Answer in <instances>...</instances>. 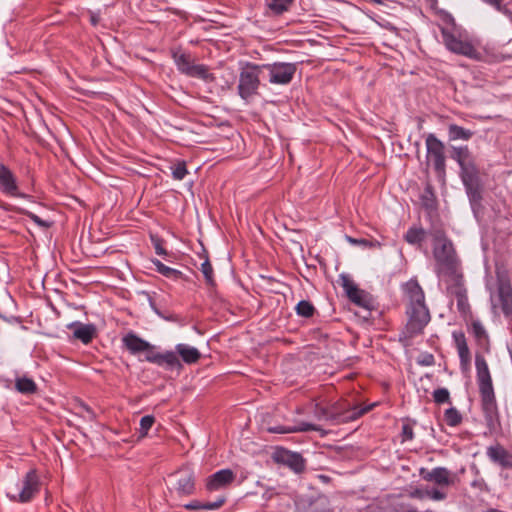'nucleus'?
<instances>
[{"instance_id": "obj_1", "label": "nucleus", "mask_w": 512, "mask_h": 512, "mask_svg": "<svg viewBox=\"0 0 512 512\" xmlns=\"http://www.w3.org/2000/svg\"><path fill=\"white\" fill-rule=\"evenodd\" d=\"M404 297L406 299L407 323L404 334L413 338L422 334L424 328L431 320L429 309L425 303V294L418 281L410 279L403 285Z\"/></svg>"}, {"instance_id": "obj_2", "label": "nucleus", "mask_w": 512, "mask_h": 512, "mask_svg": "<svg viewBox=\"0 0 512 512\" xmlns=\"http://www.w3.org/2000/svg\"><path fill=\"white\" fill-rule=\"evenodd\" d=\"M434 242L433 255L436 261V272L444 281L455 280L462 276L460 264L452 242L446 237L441 227H434L430 231Z\"/></svg>"}, {"instance_id": "obj_3", "label": "nucleus", "mask_w": 512, "mask_h": 512, "mask_svg": "<svg viewBox=\"0 0 512 512\" xmlns=\"http://www.w3.org/2000/svg\"><path fill=\"white\" fill-rule=\"evenodd\" d=\"M476 376L480 394L481 410L487 427L492 431L499 425V411L492 383V377L484 356L475 357Z\"/></svg>"}, {"instance_id": "obj_4", "label": "nucleus", "mask_w": 512, "mask_h": 512, "mask_svg": "<svg viewBox=\"0 0 512 512\" xmlns=\"http://www.w3.org/2000/svg\"><path fill=\"white\" fill-rule=\"evenodd\" d=\"M453 158L458 162L461 168V179L466 188L469 199L473 203H478L482 199V183L479 170L469 152L467 146L455 147Z\"/></svg>"}, {"instance_id": "obj_5", "label": "nucleus", "mask_w": 512, "mask_h": 512, "mask_svg": "<svg viewBox=\"0 0 512 512\" xmlns=\"http://www.w3.org/2000/svg\"><path fill=\"white\" fill-rule=\"evenodd\" d=\"M261 76H264L261 65L246 62L241 68L237 90L243 100L247 101L258 93Z\"/></svg>"}, {"instance_id": "obj_6", "label": "nucleus", "mask_w": 512, "mask_h": 512, "mask_svg": "<svg viewBox=\"0 0 512 512\" xmlns=\"http://www.w3.org/2000/svg\"><path fill=\"white\" fill-rule=\"evenodd\" d=\"M172 58L177 69L188 77L199 78L207 83L214 82L216 77L209 72V68L203 64H196L194 58L181 50L172 52Z\"/></svg>"}, {"instance_id": "obj_7", "label": "nucleus", "mask_w": 512, "mask_h": 512, "mask_svg": "<svg viewBox=\"0 0 512 512\" xmlns=\"http://www.w3.org/2000/svg\"><path fill=\"white\" fill-rule=\"evenodd\" d=\"M443 43L452 53L462 55L471 59H479L481 54L474 44L463 38L460 33L447 27L441 28Z\"/></svg>"}, {"instance_id": "obj_8", "label": "nucleus", "mask_w": 512, "mask_h": 512, "mask_svg": "<svg viewBox=\"0 0 512 512\" xmlns=\"http://www.w3.org/2000/svg\"><path fill=\"white\" fill-rule=\"evenodd\" d=\"M261 68L264 74L267 73L269 82L277 85L289 84L297 71L295 63L286 62L263 64Z\"/></svg>"}, {"instance_id": "obj_9", "label": "nucleus", "mask_w": 512, "mask_h": 512, "mask_svg": "<svg viewBox=\"0 0 512 512\" xmlns=\"http://www.w3.org/2000/svg\"><path fill=\"white\" fill-rule=\"evenodd\" d=\"M344 410L345 408L339 403H335L327 407H324L321 404H316L314 413L319 419L346 421L354 420L366 411L365 409L359 410L357 408L346 412H344Z\"/></svg>"}, {"instance_id": "obj_10", "label": "nucleus", "mask_w": 512, "mask_h": 512, "mask_svg": "<svg viewBox=\"0 0 512 512\" xmlns=\"http://www.w3.org/2000/svg\"><path fill=\"white\" fill-rule=\"evenodd\" d=\"M427 157L433 163L437 176L444 180L446 175V158L444 154V145L433 134H429L426 139Z\"/></svg>"}, {"instance_id": "obj_11", "label": "nucleus", "mask_w": 512, "mask_h": 512, "mask_svg": "<svg viewBox=\"0 0 512 512\" xmlns=\"http://www.w3.org/2000/svg\"><path fill=\"white\" fill-rule=\"evenodd\" d=\"M340 281L346 296L351 302L367 310L372 308L373 302L371 295L360 289L348 275H340Z\"/></svg>"}, {"instance_id": "obj_12", "label": "nucleus", "mask_w": 512, "mask_h": 512, "mask_svg": "<svg viewBox=\"0 0 512 512\" xmlns=\"http://www.w3.org/2000/svg\"><path fill=\"white\" fill-rule=\"evenodd\" d=\"M39 491V479L35 470H30L24 477L22 488L16 489L14 493H9L13 500L19 502H28Z\"/></svg>"}, {"instance_id": "obj_13", "label": "nucleus", "mask_w": 512, "mask_h": 512, "mask_svg": "<svg viewBox=\"0 0 512 512\" xmlns=\"http://www.w3.org/2000/svg\"><path fill=\"white\" fill-rule=\"evenodd\" d=\"M420 476L428 482H433L441 487L451 486L455 482V475L445 467H436L432 470L420 469Z\"/></svg>"}, {"instance_id": "obj_14", "label": "nucleus", "mask_w": 512, "mask_h": 512, "mask_svg": "<svg viewBox=\"0 0 512 512\" xmlns=\"http://www.w3.org/2000/svg\"><path fill=\"white\" fill-rule=\"evenodd\" d=\"M236 479L231 469H222L207 477L205 487L208 491H218L229 487Z\"/></svg>"}, {"instance_id": "obj_15", "label": "nucleus", "mask_w": 512, "mask_h": 512, "mask_svg": "<svg viewBox=\"0 0 512 512\" xmlns=\"http://www.w3.org/2000/svg\"><path fill=\"white\" fill-rule=\"evenodd\" d=\"M174 489L180 496H189L195 491V477L190 469H181L174 475Z\"/></svg>"}, {"instance_id": "obj_16", "label": "nucleus", "mask_w": 512, "mask_h": 512, "mask_svg": "<svg viewBox=\"0 0 512 512\" xmlns=\"http://www.w3.org/2000/svg\"><path fill=\"white\" fill-rule=\"evenodd\" d=\"M448 292L457 299V307L460 312H466L468 309V299L466 289L463 285V276L445 282Z\"/></svg>"}, {"instance_id": "obj_17", "label": "nucleus", "mask_w": 512, "mask_h": 512, "mask_svg": "<svg viewBox=\"0 0 512 512\" xmlns=\"http://www.w3.org/2000/svg\"><path fill=\"white\" fill-rule=\"evenodd\" d=\"M0 190L4 194L10 196H22V194L18 192V186L14 174L4 164H0Z\"/></svg>"}, {"instance_id": "obj_18", "label": "nucleus", "mask_w": 512, "mask_h": 512, "mask_svg": "<svg viewBox=\"0 0 512 512\" xmlns=\"http://www.w3.org/2000/svg\"><path fill=\"white\" fill-rule=\"evenodd\" d=\"M453 338L458 351L460 365L462 370L466 371L470 368L471 354L463 332H454Z\"/></svg>"}, {"instance_id": "obj_19", "label": "nucleus", "mask_w": 512, "mask_h": 512, "mask_svg": "<svg viewBox=\"0 0 512 512\" xmlns=\"http://www.w3.org/2000/svg\"><path fill=\"white\" fill-rule=\"evenodd\" d=\"M487 456L502 467L512 469V454L500 444L488 447Z\"/></svg>"}, {"instance_id": "obj_20", "label": "nucleus", "mask_w": 512, "mask_h": 512, "mask_svg": "<svg viewBox=\"0 0 512 512\" xmlns=\"http://www.w3.org/2000/svg\"><path fill=\"white\" fill-rule=\"evenodd\" d=\"M498 300L503 313L507 316L512 314V287L504 280H500L497 289Z\"/></svg>"}, {"instance_id": "obj_21", "label": "nucleus", "mask_w": 512, "mask_h": 512, "mask_svg": "<svg viewBox=\"0 0 512 512\" xmlns=\"http://www.w3.org/2000/svg\"><path fill=\"white\" fill-rule=\"evenodd\" d=\"M67 327L69 329H73L74 338L80 340L84 344H89L96 335L95 326L92 324L73 322Z\"/></svg>"}, {"instance_id": "obj_22", "label": "nucleus", "mask_w": 512, "mask_h": 512, "mask_svg": "<svg viewBox=\"0 0 512 512\" xmlns=\"http://www.w3.org/2000/svg\"><path fill=\"white\" fill-rule=\"evenodd\" d=\"M122 341L127 350H129L132 354L148 351L152 348L150 343L138 337L134 333H128L123 337Z\"/></svg>"}, {"instance_id": "obj_23", "label": "nucleus", "mask_w": 512, "mask_h": 512, "mask_svg": "<svg viewBox=\"0 0 512 512\" xmlns=\"http://www.w3.org/2000/svg\"><path fill=\"white\" fill-rule=\"evenodd\" d=\"M150 362L156 363L158 365H166L169 369H182V364L178 358L177 353L173 351H167L162 354H156L152 357L147 358Z\"/></svg>"}, {"instance_id": "obj_24", "label": "nucleus", "mask_w": 512, "mask_h": 512, "mask_svg": "<svg viewBox=\"0 0 512 512\" xmlns=\"http://www.w3.org/2000/svg\"><path fill=\"white\" fill-rule=\"evenodd\" d=\"M318 426L307 423L300 422L294 426L288 425H277L268 428V432L270 433H278V434H288V433H297V432H307V431H318Z\"/></svg>"}, {"instance_id": "obj_25", "label": "nucleus", "mask_w": 512, "mask_h": 512, "mask_svg": "<svg viewBox=\"0 0 512 512\" xmlns=\"http://www.w3.org/2000/svg\"><path fill=\"white\" fill-rule=\"evenodd\" d=\"M278 461L286 464L295 472H302L305 468V463L301 455L289 451H283L279 454Z\"/></svg>"}, {"instance_id": "obj_26", "label": "nucleus", "mask_w": 512, "mask_h": 512, "mask_svg": "<svg viewBox=\"0 0 512 512\" xmlns=\"http://www.w3.org/2000/svg\"><path fill=\"white\" fill-rule=\"evenodd\" d=\"M176 353L181 357L184 363L194 364L201 358V353L195 347H191L187 344H178L175 347Z\"/></svg>"}, {"instance_id": "obj_27", "label": "nucleus", "mask_w": 512, "mask_h": 512, "mask_svg": "<svg viewBox=\"0 0 512 512\" xmlns=\"http://www.w3.org/2000/svg\"><path fill=\"white\" fill-rule=\"evenodd\" d=\"M427 232L418 226L410 227L406 234L404 235V239L407 243L411 245H417L418 247L422 246L423 241L425 240Z\"/></svg>"}, {"instance_id": "obj_28", "label": "nucleus", "mask_w": 512, "mask_h": 512, "mask_svg": "<svg viewBox=\"0 0 512 512\" xmlns=\"http://www.w3.org/2000/svg\"><path fill=\"white\" fill-rule=\"evenodd\" d=\"M226 499L224 497L218 498L215 502H200L198 500H193L189 504H186L184 507L188 510H216L220 508Z\"/></svg>"}, {"instance_id": "obj_29", "label": "nucleus", "mask_w": 512, "mask_h": 512, "mask_svg": "<svg viewBox=\"0 0 512 512\" xmlns=\"http://www.w3.org/2000/svg\"><path fill=\"white\" fill-rule=\"evenodd\" d=\"M15 388L21 394H34L37 392L36 383L28 377H19L15 380Z\"/></svg>"}, {"instance_id": "obj_30", "label": "nucleus", "mask_w": 512, "mask_h": 512, "mask_svg": "<svg viewBox=\"0 0 512 512\" xmlns=\"http://www.w3.org/2000/svg\"><path fill=\"white\" fill-rule=\"evenodd\" d=\"M152 262L155 265L156 270L160 274H162V275H164V276H166L168 278L177 280V279L182 278V276H183L181 271H178L176 269L170 268V267L164 265L161 261H159L157 259L153 260Z\"/></svg>"}, {"instance_id": "obj_31", "label": "nucleus", "mask_w": 512, "mask_h": 512, "mask_svg": "<svg viewBox=\"0 0 512 512\" xmlns=\"http://www.w3.org/2000/svg\"><path fill=\"white\" fill-rule=\"evenodd\" d=\"M444 420L448 426L456 427L462 423L463 416L455 407H451L445 410Z\"/></svg>"}, {"instance_id": "obj_32", "label": "nucleus", "mask_w": 512, "mask_h": 512, "mask_svg": "<svg viewBox=\"0 0 512 512\" xmlns=\"http://www.w3.org/2000/svg\"><path fill=\"white\" fill-rule=\"evenodd\" d=\"M292 3L293 0H267L269 9L276 15H280L287 11Z\"/></svg>"}, {"instance_id": "obj_33", "label": "nucleus", "mask_w": 512, "mask_h": 512, "mask_svg": "<svg viewBox=\"0 0 512 512\" xmlns=\"http://www.w3.org/2000/svg\"><path fill=\"white\" fill-rule=\"evenodd\" d=\"M204 262L201 264V272L204 275L206 284L208 286L213 287L215 285V279H214V273H213V267L208 259V256L205 254L203 256Z\"/></svg>"}, {"instance_id": "obj_34", "label": "nucleus", "mask_w": 512, "mask_h": 512, "mask_svg": "<svg viewBox=\"0 0 512 512\" xmlns=\"http://www.w3.org/2000/svg\"><path fill=\"white\" fill-rule=\"evenodd\" d=\"M346 240L352 245H360L364 248H379L381 246L379 241L366 238L357 239L351 236H346Z\"/></svg>"}, {"instance_id": "obj_35", "label": "nucleus", "mask_w": 512, "mask_h": 512, "mask_svg": "<svg viewBox=\"0 0 512 512\" xmlns=\"http://www.w3.org/2000/svg\"><path fill=\"white\" fill-rule=\"evenodd\" d=\"M296 312L299 316L309 318L313 316L315 308L309 301L302 300L297 304Z\"/></svg>"}, {"instance_id": "obj_36", "label": "nucleus", "mask_w": 512, "mask_h": 512, "mask_svg": "<svg viewBox=\"0 0 512 512\" xmlns=\"http://www.w3.org/2000/svg\"><path fill=\"white\" fill-rule=\"evenodd\" d=\"M187 174L188 171L184 161L177 162L172 168V175L175 180H182Z\"/></svg>"}, {"instance_id": "obj_37", "label": "nucleus", "mask_w": 512, "mask_h": 512, "mask_svg": "<svg viewBox=\"0 0 512 512\" xmlns=\"http://www.w3.org/2000/svg\"><path fill=\"white\" fill-rule=\"evenodd\" d=\"M154 422H155V418L152 415H146V416L142 417L140 420V429H139L140 435L141 436L147 435L148 431L153 426Z\"/></svg>"}, {"instance_id": "obj_38", "label": "nucleus", "mask_w": 512, "mask_h": 512, "mask_svg": "<svg viewBox=\"0 0 512 512\" xmlns=\"http://www.w3.org/2000/svg\"><path fill=\"white\" fill-rule=\"evenodd\" d=\"M433 399L437 404L447 403L450 401V394L446 388H438L433 392Z\"/></svg>"}, {"instance_id": "obj_39", "label": "nucleus", "mask_w": 512, "mask_h": 512, "mask_svg": "<svg viewBox=\"0 0 512 512\" xmlns=\"http://www.w3.org/2000/svg\"><path fill=\"white\" fill-rule=\"evenodd\" d=\"M485 3L493 6L496 10L507 16H512L511 10L502 5V0H483Z\"/></svg>"}, {"instance_id": "obj_40", "label": "nucleus", "mask_w": 512, "mask_h": 512, "mask_svg": "<svg viewBox=\"0 0 512 512\" xmlns=\"http://www.w3.org/2000/svg\"><path fill=\"white\" fill-rule=\"evenodd\" d=\"M471 330L473 335L478 339L481 340L486 337V332L484 327L479 321H473L471 324Z\"/></svg>"}, {"instance_id": "obj_41", "label": "nucleus", "mask_w": 512, "mask_h": 512, "mask_svg": "<svg viewBox=\"0 0 512 512\" xmlns=\"http://www.w3.org/2000/svg\"><path fill=\"white\" fill-rule=\"evenodd\" d=\"M151 242H152V244L154 246L155 252L158 255H167V251L165 250V248L163 246L164 241L161 238L152 235L151 236Z\"/></svg>"}, {"instance_id": "obj_42", "label": "nucleus", "mask_w": 512, "mask_h": 512, "mask_svg": "<svg viewBox=\"0 0 512 512\" xmlns=\"http://www.w3.org/2000/svg\"><path fill=\"white\" fill-rule=\"evenodd\" d=\"M472 133L470 130H450V139L455 140L462 138L467 140L471 137Z\"/></svg>"}, {"instance_id": "obj_43", "label": "nucleus", "mask_w": 512, "mask_h": 512, "mask_svg": "<svg viewBox=\"0 0 512 512\" xmlns=\"http://www.w3.org/2000/svg\"><path fill=\"white\" fill-rule=\"evenodd\" d=\"M426 496L435 501H441L446 498V493L439 489L426 490Z\"/></svg>"}, {"instance_id": "obj_44", "label": "nucleus", "mask_w": 512, "mask_h": 512, "mask_svg": "<svg viewBox=\"0 0 512 512\" xmlns=\"http://www.w3.org/2000/svg\"><path fill=\"white\" fill-rule=\"evenodd\" d=\"M418 363L425 365V366L433 365L434 364V356L430 353H425L418 360Z\"/></svg>"}, {"instance_id": "obj_45", "label": "nucleus", "mask_w": 512, "mask_h": 512, "mask_svg": "<svg viewBox=\"0 0 512 512\" xmlns=\"http://www.w3.org/2000/svg\"><path fill=\"white\" fill-rule=\"evenodd\" d=\"M402 435H403V441H405V440H412L413 436H414L412 427H410L407 424L403 425V427H402Z\"/></svg>"}, {"instance_id": "obj_46", "label": "nucleus", "mask_w": 512, "mask_h": 512, "mask_svg": "<svg viewBox=\"0 0 512 512\" xmlns=\"http://www.w3.org/2000/svg\"><path fill=\"white\" fill-rule=\"evenodd\" d=\"M410 497L411 498H416V499H423L426 496V491H423L421 489H415L413 491L410 492Z\"/></svg>"}, {"instance_id": "obj_47", "label": "nucleus", "mask_w": 512, "mask_h": 512, "mask_svg": "<svg viewBox=\"0 0 512 512\" xmlns=\"http://www.w3.org/2000/svg\"><path fill=\"white\" fill-rule=\"evenodd\" d=\"M29 217L35 222L37 223L38 225L40 226H44V227H47L48 225L46 224V222H44L43 220H41L37 215L33 214V213H29L28 214Z\"/></svg>"}, {"instance_id": "obj_48", "label": "nucleus", "mask_w": 512, "mask_h": 512, "mask_svg": "<svg viewBox=\"0 0 512 512\" xmlns=\"http://www.w3.org/2000/svg\"><path fill=\"white\" fill-rule=\"evenodd\" d=\"M91 22H92V24H93V25H97V23H98V19H97V17H96V16H94V15H92V16H91Z\"/></svg>"}, {"instance_id": "obj_49", "label": "nucleus", "mask_w": 512, "mask_h": 512, "mask_svg": "<svg viewBox=\"0 0 512 512\" xmlns=\"http://www.w3.org/2000/svg\"><path fill=\"white\" fill-rule=\"evenodd\" d=\"M449 128L454 129V128H459V127H458L457 125H454V124H453V125H450V127H449Z\"/></svg>"}, {"instance_id": "obj_50", "label": "nucleus", "mask_w": 512, "mask_h": 512, "mask_svg": "<svg viewBox=\"0 0 512 512\" xmlns=\"http://www.w3.org/2000/svg\"><path fill=\"white\" fill-rule=\"evenodd\" d=\"M30 137H36V133L32 131L31 135H29Z\"/></svg>"}]
</instances>
